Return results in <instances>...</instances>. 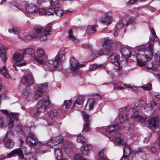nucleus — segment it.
Wrapping results in <instances>:
<instances>
[{
    "label": "nucleus",
    "instance_id": "nucleus-30",
    "mask_svg": "<svg viewBox=\"0 0 160 160\" xmlns=\"http://www.w3.org/2000/svg\"><path fill=\"white\" fill-rule=\"evenodd\" d=\"M112 17L108 16H106L102 19L101 22L102 23L104 24L105 25L108 26L110 25L111 21V20Z\"/></svg>",
    "mask_w": 160,
    "mask_h": 160
},
{
    "label": "nucleus",
    "instance_id": "nucleus-17",
    "mask_svg": "<svg viewBox=\"0 0 160 160\" xmlns=\"http://www.w3.org/2000/svg\"><path fill=\"white\" fill-rule=\"evenodd\" d=\"M37 140V137L33 132H30L28 136L26 138V142L27 144L31 147H33L35 142Z\"/></svg>",
    "mask_w": 160,
    "mask_h": 160
},
{
    "label": "nucleus",
    "instance_id": "nucleus-22",
    "mask_svg": "<svg viewBox=\"0 0 160 160\" xmlns=\"http://www.w3.org/2000/svg\"><path fill=\"white\" fill-rule=\"evenodd\" d=\"M91 149L92 146L91 145L87 144H83L80 148L81 152L82 154L86 155L88 153L90 150Z\"/></svg>",
    "mask_w": 160,
    "mask_h": 160
},
{
    "label": "nucleus",
    "instance_id": "nucleus-39",
    "mask_svg": "<svg viewBox=\"0 0 160 160\" xmlns=\"http://www.w3.org/2000/svg\"><path fill=\"white\" fill-rule=\"evenodd\" d=\"M106 52H108L105 50V49H104V50H99L98 52V54L97 53L96 54L95 53H94V56L95 57V58H96L100 56L107 54V53Z\"/></svg>",
    "mask_w": 160,
    "mask_h": 160
},
{
    "label": "nucleus",
    "instance_id": "nucleus-60",
    "mask_svg": "<svg viewBox=\"0 0 160 160\" xmlns=\"http://www.w3.org/2000/svg\"><path fill=\"white\" fill-rule=\"evenodd\" d=\"M123 88L122 87L119 86H114V88L116 90H120L123 89Z\"/></svg>",
    "mask_w": 160,
    "mask_h": 160
},
{
    "label": "nucleus",
    "instance_id": "nucleus-55",
    "mask_svg": "<svg viewBox=\"0 0 160 160\" xmlns=\"http://www.w3.org/2000/svg\"><path fill=\"white\" fill-rule=\"evenodd\" d=\"M3 118L0 117V127L3 128L4 126V123L2 120Z\"/></svg>",
    "mask_w": 160,
    "mask_h": 160
},
{
    "label": "nucleus",
    "instance_id": "nucleus-4",
    "mask_svg": "<svg viewBox=\"0 0 160 160\" xmlns=\"http://www.w3.org/2000/svg\"><path fill=\"white\" fill-rule=\"evenodd\" d=\"M110 140L114 142L116 144H121L123 146V152L124 154L130 153V147L127 145V142L120 133H117L115 136H113L110 138Z\"/></svg>",
    "mask_w": 160,
    "mask_h": 160
},
{
    "label": "nucleus",
    "instance_id": "nucleus-49",
    "mask_svg": "<svg viewBox=\"0 0 160 160\" xmlns=\"http://www.w3.org/2000/svg\"><path fill=\"white\" fill-rule=\"evenodd\" d=\"M152 97L156 101L160 100V94H154L152 95Z\"/></svg>",
    "mask_w": 160,
    "mask_h": 160
},
{
    "label": "nucleus",
    "instance_id": "nucleus-20",
    "mask_svg": "<svg viewBox=\"0 0 160 160\" xmlns=\"http://www.w3.org/2000/svg\"><path fill=\"white\" fill-rule=\"evenodd\" d=\"M16 155H18L21 159H25L23 151L20 148L13 150L8 154L7 157L8 158H10Z\"/></svg>",
    "mask_w": 160,
    "mask_h": 160
},
{
    "label": "nucleus",
    "instance_id": "nucleus-10",
    "mask_svg": "<svg viewBox=\"0 0 160 160\" xmlns=\"http://www.w3.org/2000/svg\"><path fill=\"white\" fill-rule=\"evenodd\" d=\"M22 83L25 85L31 86L35 84L33 77L31 72L24 76L21 79Z\"/></svg>",
    "mask_w": 160,
    "mask_h": 160
},
{
    "label": "nucleus",
    "instance_id": "nucleus-33",
    "mask_svg": "<svg viewBox=\"0 0 160 160\" xmlns=\"http://www.w3.org/2000/svg\"><path fill=\"white\" fill-rule=\"evenodd\" d=\"M160 67V65H157L153 64L152 63L150 62H148L147 65L146 66V68L148 70H155L158 68V67Z\"/></svg>",
    "mask_w": 160,
    "mask_h": 160
},
{
    "label": "nucleus",
    "instance_id": "nucleus-12",
    "mask_svg": "<svg viewBox=\"0 0 160 160\" xmlns=\"http://www.w3.org/2000/svg\"><path fill=\"white\" fill-rule=\"evenodd\" d=\"M83 118L85 122V124L83 125L82 131L85 132H89L90 131V120L89 118V115L86 112H82Z\"/></svg>",
    "mask_w": 160,
    "mask_h": 160
},
{
    "label": "nucleus",
    "instance_id": "nucleus-58",
    "mask_svg": "<svg viewBox=\"0 0 160 160\" xmlns=\"http://www.w3.org/2000/svg\"><path fill=\"white\" fill-rule=\"evenodd\" d=\"M137 0H129L128 2L127 3V4L130 5L131 4H133L137 1Z\"/></svg>",
    "mask_w": 160,
    "mask_h": 160
},
{
    "label": "nucleus",
    "instance_id": "nucleus-40",
    "mask_svg": "<svg viewBox=\"0 0 160 160\" xmlns=\"http://www.w3.org/2000/svg\"><path fill=\"white\" fill-rule=\"evenodd\" d=\"M50 5L53 8H57L59 5L58 0H52L50 2Z\"/></svg>",
    "mask_w": 160,
    "mask_h": 160
},
{
    "label": "nucleus",
    "instance_id": "nucleus-64",
    "mask_svg": "<svg viewBox=\"0 0 160 160\" xmlns=\"http://www.w3.org/2000/svg\"><path fill=\"white\" fill-rule=\"evenodd\" d=\"M16 7L19 10H22L23 9V8L20 5H16Z\"/></svg>",
    "mask_w": 160,
    "mask_h": 160
},
{
    "label": "nucleus",
    "instance_id": "nucleus-50",
    "mask_svg": "<svg viewBox=\"0 0 160 160\" xmlns=\"http://www.w3.org/2000/svg\"><path fill=\"white\" fill-rule=\"evenodd\" d=\"M35 144L33 145V147L36 146L37 147H39L42 146V143L38 140V138H37V140L35 142Z\"/></svg>",
    "mask_w": 160,
    "mask_h": 160
},
{
    "label": "nucleus",
    "instance_id": "nucleus-2",
    "mask_svg": "<svg viewBox=\"0 0 160 160\" xmlns=\"http://www.w3.org/2000/svg\"><path fill=\"white\" fill-rule=\"evenodd\" d=\"M52 33L51 24L49 23L44 28L40 26H36L31 34L28 35V39H34L38 38L41 41H44L47 39V36Z\"/></svg>",
    "mask_w": 160,
    "mask_h": 160
},
{
    "label": "nucleus",
    "instance_id": "nucleus-18",
    "mask_svg": "<svg viewBox=\"0 0 160 160\" xmlns=\"http://www.w3.org/2000/svg\"><path fill=\"white\" fill-rule=\"evenodd\" d=\"M63 138L62 136H58L53 137L51 139L48 145L51 147L56 146L57 144L61 143L63 140Z\"/></svg>",
    "mask_w": 160,
    "mask_h": 160
},
{
    "label": "nucleus",
    "instance_id": "nucleus-38",
    "mask_svg": "<svg viewBox=\"0 0 160 160\" xmlns=\"http://www.w3.org/2000/svg\"><path fill=\"white\" fill-rule=\"evenodd\" d=\"M68 35L67 37L69 39L75 41L77 40L76 37L73 35L72 30V29H70L68 32Z\"/></svg>",
    "mask_w": 160,
    "mask_h": 160
},
{
    "label": "nucleus",
    "instance_id": "nucleus-37",
    "mask_svg": "<svg viewBox=\"0 0 160 160\" xmlns=\"http://www.w3.org/2000/svg\"><path fill=\"white\" fill-rule=\"evenodd\" d=\"M77 140L78 142L81 143H83L86 142L87 140L81 134H80L78 135L77 137Z\"/></svg>",
    "mask_w": 160,
    "mask_h": 160
},
{
    "label": "nucleus",
    "instance_id": "nucleus-3",
    "mask_svg": "<svg viewBox=\"0 0 160 160\" xmlns=\"http://www.w3.org/2000/svg\"><path fill=\"white\" fill-rule=\"evenodd\" d=\"M141 103L142 104L138 107V104H135L132 109L130 111H127L126 114H121L119 116V119L121 123L125 122L128 120V118H133L136 121H142V117L141 116L138 115L137 112L141 109L142 107V103H146V102L143 100H141L138 103Z\"/></svg>",
    "mask_w": 160,
    "mask_h": 160
},
{
    "label": "nucleus",
    "instance_id": "nucleus-15",
    "mask_svg": "<svg viewBox=\"0 0 160 160\" xmlns=\"http://www.w3.org/2000/svg\"><path fill=\"white\" fill-rule=\"evenodd\" d=\"M23 56L18 53H15L13 55V60L16 62V64L18 66H22L26 65L23 60Z\"/></svg>",
    "mask_w": 160,
    "mask_h": 160
},
{
    "label": "nucleus",
    "instance_id": "nucleus-24",
    "mask_svg": "<svg viewBox=\"0 0 160 160\" xmlns=\"http://www.w3.org/2000/svg\"><path fill=\"white\" fill-rule=\"evenodd\" d=\"M31 91L29 86H27L23 89L22 91V97L23 98L26 99L28 98L31 94Z\"/></svg>",
    "mask_w": 160,
    "mask_h": 160
},
{
    "label": "nucleus",
    "instance_id": "nucleus-1",
    "mask_svg": "<svg viewBox=\"0 0 160 160\" xmlns=\"http://www.w3.org/2000/svg\"><path fill=\"white\" fill-rule=\"evenodd\" d=\"M154 43V40L152 38L148 41V45L147 48H141L139 49V51H144L145 54L144 55L139 53L137 54V62L139 66L140 67L144 66L148 59H151L152 57L153 54L152 50Z\"/></svg>",
    "mask_w": 160,
    "mask_h": 160
},
{
    "label": "nucleus",
    "instance_id": "nucleus-9",
    "mask_svg": "<svg viewBox=\"0 0 160 160\" xmlns=\"http://www.w3.org/2000/svg\"><path fill=\"white\" fill-rule=\"evenodd\" d=\"M13 135V133L12 131L9 130L4 137L3 140L5 142V146L7 148L11 149L13 146V142L11 139H9Z\"/></svg>",
    "mask_w": 160,
    "mask_h": 160
},
{
    "label": "nucleus",
    "instance_id": "nucleus-6",
    "mask_svg": "<svg viewBox=\"0 0 160 160\" xmlns=\"http://www.w3.org/2000/svg\"><path fill=\"white\" fill-rule=\"evenodd\" d=\"M65 56L64 54L57 55L54 60H49L48 61V65L51 68H58L64 60Z\"/></svg>",
    "mask_w": 160,
    "mask_h": 160
},
{
    "label": "nucleus",
    "instance_id": "nucleus-52",
    "mask_svg": "<svg viewBox=\"0 0 160 160\" xmlns=\"http://www.w3.org/2000/svg\"><path fill=\"white\" fill-rule=\"evenodd\" d=\"M8 31L10 33H13L14 34L17 35L18 34L17 31L13 28L9 29Z\"/></svg>",
    "mask_w": 160,
    "mask_h": 160
},
{
    "label": "nucleus",
    "instance_id": "nucleus-8",
    "mask_svg": "<svg viewBox=\"0 0 160 160\" xmlns=\"http://www.w3.org/2000/svg\"><path fill=\"white\" fill-rule=\"evenodd\" d=\"M50 103V102L49 100L45 101L44 100H41L39 101L37 105L38 111L36 113L34 114V117L36 118L38 116L39 113L44 112Z\"/></svg>",
    "mask_w": 160,
    "mask_h": 160
},
{
    "label": "nucleus",
    "instance_id": "nucleus-35",
    "mask_svg": "<svg viewBox=\"0 0 160 160\" xmlns=\"http://www.w3.org/2000/svg\"><path fill=\"white\" fill-rule=\"evenodd\" d=\"M54 13L56 15L61 17L63 15L64 12L60 8L57 7L54 8Z\"/></svg>",
    "mask_w": 160,
    "mask_h": 160
},
{
    "label": "nucleus",
    "instance_id": "nucleus-25",
    "mask_svg": "<svg viewBox=\"0 0 160 160\" xmlns=\"http://www.w3.org/2000/svg\"><path fill=\"white\" fill-rule=\"evenodd\" d=\"M73 146V145L72 142H66L63 145L64 150L67 153H69L70 151L72 148Z\"/></svg>",
    "mask_w": 160,
    "mask_h": 160
},
{
    "label": "nucleus",
    "instance_id": "nucleus-14",
    "mask_svg": "<svg viewBox=\"0 0 160 160\" xmlns=\"http://www.w3.org/2000/svg\"><path fill=\"white\" fill-rule=\"evenodd\" d=\"M47 83H43L38 85L37 89L34 94L35 98H38L41 97L43 95L47 88Z\"/></svg>",
    "mask_w": 160,
    "mask_h": 160
},
{
    "label": "nucleus",
    "instance_id": "nucleus-46",
    "mask_svg": "<svg viewBox=\"0 0 160 160\" xmlns=\"http://www.w3.org/2000/svg\"><path fill=\"white\" fill-rule=\"evenodd\" d=\"M54 8H49L46 9V15H50L53 14L54 13Z\"/></svg>",
    "mask_w": 160,
    "mask_h": 160
},
{
    "label": "nucleus",
    "instance_id": "nucleus-51",
    "mask_svg": "<svg viewBox=\"0 0 160 160\" xmlns=\"http://www.w3.org/2000/svg\"><path fill=\"white\" fill-rule=\"evenodd\" d=\"M73 160H86L85 159L82 158L81 155H76Z\"/></svg>",
    "mask_w": 160,
    "mask_h": 160
},
{
    "label": "nucleus",
    "instance_id": "nucleus-43",
    "mask_svg": "<svg viewBox=\"0 0 160 160\" xmlns=\"http://www.w3.org/2000/svg\"><path fill=\"white\" fill-rule=\"evenodd\" d=\"M33 58L38 64L43 65L45 64V60L40 59L36 56H33Z\"/></svg>",
    "mask_w": 160,
    "mask_h": 160
},
{
    "label": "nucleus",
    "instance_id": "nucleus-27",
    "mask_svg": "<svg viewBox=\"0 0 160 160\" xmlns=\"http://www.w3.org/2000/svg\"><path fill=\"white\" fill-rule=\"evenodd\" d=\"M112 44L111 41L109 39H107L105 40L104 43L103 45V47L107 52H108L110 50V48Z\"/></svg>",
    "mask_w": 160,
    "mask_h": 160
},
{
    "label": "nucleus",
    "instance_id": "nucleus-59",
    "mask_svg": "<svg viewBox=\"0 0 160 160\" xmlns=\"http://www.w3.org/2000/svg\"><path fill=\"white\" fill-rule=\"evenodd\" d=\"M150 150L153 153L156 154L157 153V151L156 150V148L154 147H152L150 149Z\"/></svg>",
    "mask_w": 160,
    "mask_h": 160
},
{
    "label": "nucleus",
    "instance_id": "nucleus-54",
    "mask_svg": "<svg viewBox=\"0 0 160 160\" xmlns=\"http://www.w3.org/2000/svg\"><path fill=\"white\" fill-rule=\"evenodd\" d=\"M98 26L97 25H92L90 26L91 28L92 31L94 32H95L96 30V28H97Z\"/></svg>",
    "mask_w": 160,
    "mask_h": 160
},
{
    "label": "nucleus",
    "instance_id": "nucleus-28",
    "mask_svg": "<svg viewBox=\"0 0 160 160\" xmlns=\"http://www.w3.org/2000/svg\"><path fill=\"white\" fill-rule=\"evenodd\" d=\"M121 54L122 56L129 57L131 56L130 51L128 48L125 47L122 48L121 51Z\"/></svg>",
    "mask_w": 160,
    "mask_h": 160
},
{
    "label": "nucleus",
    "instance_id": "nucleus-41",
    "mask_svg": "<svg viewBox=\"0 0 160 160\" xmlns=\"http://www.w3.org/2000/svg\"><path fill=\"white\" fill-rule=\"evenodd\" d=\"M35 52L34 50L31 48H28L22 52L23 54L32 55Z\"/></svg>",
    "mask_w": 160,
    "mask_h": 160
},
{
    "label": "nucleus",
    "instance_id": "nucleus-13",
    "mask_svg": "<svg viewBox=\"0 0 160 160\" xmlns=\"http://www.w3.org/2000/svg\"><path fill=\"white\" fill-rule=\"evenodd\" d=\"M159 118L157 116L151 118L148 122V127L152 130H155L158 125Z\"/></svg>",
    "mask_w": 160,
    "mask_h": 160
},
{
    "label": "nucleus",
    "instance_id": "nucleus-63",
    "mask_svg": "<svg viewBox=\"0 0 160 160\" xmlns=\"http://www.w3.org/2000/svg\"><path fill=\"white\" fill-rule=\"evenodd\" d=\"M123 86L124 87H125L126 88H132L133 89H134L133 88V87H132L130 86L129 85H128V84H124Z\"/></svg>",
    "mask_w": 160,
    "mask_h": 160
},
{
    "label": "nucleus",
    "instance_id": "nucleus-53",
    "mask_svg": "<svg viewBox=\"0 0 160 160\" xmlns=\"http://www.w3.org/2000/svg\"><path fill=\"white\" fill-rule=\"evenodd\" d=\"M150 31L151 33V34H152L153 36L155 38H157V36L156 35L155 32V30L153 28H150Z\"/></svg>",
    "mask_w": 160,
    "mask_h": 160
},
{
    "label": "nucleus",
    "instance_id": "nucleus-57",
    "mask_svg": "<svg viewBox=\"0 0 160 160\" xmlns=\"http://www.w3.org/2000/svg\"><path fill=\"white\" fill-rule=\"evenodd\" d=\"M135 18L132 17L131 18H130L129 20L128 21L127 23V26L130 23H131L135 19Z\"/></svg>",
    "mask_w": 160,
    "mask_h": 160
},
{
    "label": "nucleus",
    "instance_id": "nucleus-36",
    "mask_svg": "<svg viewBox=\"0 0 160 160\" xmlns=\"http://www.w3.org/2000/svg\"><path fill=\"white\" fill-rule=\"evenodd\" d=\"M37 53L38 55V56L40 58H42L43 57H46L44 50L41 48L38 49L37 50Z\"/></svg>",
    "mask_w": 160,
    "mask_h": 160
},
{
    "label": "nucleus",
    "instance_id": "nucleus-47",
    "mask_svg": "<svg viewBox=\"0 0 160 160\" xmlns=\"http://www.w3.org/2000/svg\"><path fill=\"white\" fill-rule=\"evenodd\" d=\"M71 103V101L70 100H65L64 101V105L65 106V108L68 109L70 106Z\"/></svg>",
    "mask_w": 160,
    "mask_h": 160
},
{
    "label": "nucleus",
    "instance_id": "nucleus-26",
    "mask_svg": "<svg viewBox=\"0 0 160 160\" xmlns=\"http://www.w3.org/2000/svg\"><path fill=\"white\" fill-rule=\"evenodd\" d=\"M95 103L94 101L92 98H90L87 101L85 106V109L87 110L92 109Z\"/></svg>",
    "mask_w": 160,
    "mask_h": 160
},
{
    "label": "nucleus",
    "instance_id": "nucleus-7",
    "mask_svg": "<svg viewBox=\"0 0 160 160\" xmlns=\"http://www.w3.org/2000/svg\"><path fill=\"white\" fill-rule=\"evenodd\" d=\"M120 128V127L117 125H114L112 126H110L107 127L106 128H105L103 127L99 128V131L102 133L104 132L105 131L109 132L111 135H110L108 137L109 139L113 136H115L117 134V131Z\"/></svg>",
    "mask_w": 160,
    "mask_h": 160
},
{
    "label": "nucleus",
    "instance_id": "nucleus-56",
    "mask_svg": "<svg viewBox=\"0 0 160 160\" xmlns=\"http://www.w3.org/2000/svg\"><path fill=\"white\" fill-rule=\"evenodd\" d=\"M155 57L156 58L157 60L160 62V52H157L155 55Z\"/></svg>",
    "mask_w": 160,
    "mask_h": 160
},
{
    "label": "nucleus",
    "instance_id": "nucleus-32",
    "mask_svg": "<svg viewBox=\"0 0 160 160\" xmlns=\"http://www.w3.org/2000/svg\"><path fill=\"white\" fill-rule=\"evenodd\" d=\"M57 115V112L56 110H53L50 111L48 113L49 119L48 121H50L52 120L53 118Z\"/></svg>",
    "mask_w": 160,
    "mask_h": 160
},
{
    "label": "nucleus",
    "instance_id": "nucleus-62",
    "mask_svg": "<svg viewBox=\"0 0 160 160\" xmlns=\"http://www.w3.org/2000/svg\"><path fill=\"white\" fill-rule=\"evenodd\" d=\"M128 156L127 155L123 156L121 159L120 160H128Z\"/></svg>",
    "mask_w": 160,
    "mask_h": 160
},
{
    "label": "nucleus",
    "instance_id": "nucleus-16",
    "mask_svg": "<svg viewBox=\"0 0 160 160\" xmlns=\"http://www.w3.org/2000/svg\"><path fill=\"white\" fill-rule=\"evenodd\" d=\"M70 64L71 69L74 72H76L81 67H83V64H80L77 61L73 58L70 59Z\"/></svg>",
    "mask_w": 160,
    "mask_h": 160
},
{
    "label": "nucleus",
    "instance_id": "nucleus-11",
    "mask_svg": "<svg viewBox=\"0 0 160 160\" xmlns=\"http://www.w3.org/2000/svg\"><path fill=\"white\" fill-rule=\"evenodd\" d=\"M19 114L18 113H12L10 112V115L8 117V120L7 123L8 127V129L11 130L13 126V122H14L13 119L18 120L19 117Z\"/></svg>",
    "mask_w": 160,
    "mask_h": 160
},
{
    "label": "nucleus",
    "instance_id": "nucleus-44",
    "mask_svg": "<svg viewBox=\"0 0 160 160\" xmlns=\"http://www.w3.org/2000/svg\"><path fill=\"white\" fill-rule=\"evenodd\" d=\"M141 88L146 90H150L152 89V85L151 83H149L146 85L141 86Z\"/></svg>",
    "mask_w": 160,
    "mask_h": 160
},
{
    "label": "nucleus",
    "instance_id": "nucleus-61",
    "mask_svg": "<svg viewBox=\"0 0 160 160\" xmlns=\"http://www.w3.org/2000/svg\"><path fill=\"white\" fill-rule=\"evenodd\" d=\"M1 111L5 114L7 115H9V116L10 115V112H8L6 110H2Z\"/></svg>",
    "mask_w": 160,
    "mask_h": 160
},
{
    "label": "nucleus",
    "instance_id": "nucleus-45",
    "mask_svg": "<svg viewBox=\"0 0 160 160\" xmlns=\"http://www.w3.org/2000/svg\"><path fill=\"white\" fill-rule=\"evenodd\" d=\"M40 15H46V10L43 8H40L36 10V12Z\"/></svg>",
    "mask_w": 160,
    "mask_h": 160
},
{
    "label": "nucleus",
    "instance_id": "nucleus-31",
    "mask_svg": "<svg viewBox=\"0 0 160 160\" xmlns=\"http://www.w3.org/2000/svg\"><path fill=\"white\" fill-rule=\"evenodd\" d=\"M104 150L100 151L99 153V156L97 160H110L105 155Z\"/></svg>",
    "mask_w": 160,
    "mask_h": 160
},
{
    "label": "nucleus",
    "instance_id": "nucleus-48",
    "mask_svg": "<svg viewBox=\"0 0 160 160\" xmlns=\"http://www.w3.org/2000/svg\"><path fill=\"white\" fill-rule=\"evenodd\" d=\"M124 23L122 21H121L119 23L116 24V27L118 30H120L123 27Z\"/></svg>",
    "mask_w": 160,
    "mask_h": 160
},
{
    "label": "nucleus",
    "instance_id": "nucleus-34",
    "mask_svg": "<svg viewBox=\"0 0 160 160\" xmlns=\"http://www.w3.org/2000/svg\"><path fill=\"white\" fill-rule=\"evenodd\" d=\"M90 67L91 70H94L100 68H103L104 69H106V68L105 65L103 64H95L91 65L90 66Z\"/></svg>",
    "mask_w": 160,
    "mask_h": 160
},
{
    "label": "nucleus",
    "instance_id": "nucleus-42",
    "mask_svg": "<svg viewBox=\"0 0 160 160\" xmlns=\"http://www.w3.org/2000/svg\"><path fill=\"white\" fill-rule=\"evenodd\" d=\"M83 101L84 99L83 96H79L76 99L75 103L79 105H81L82 104Z\"/></svg>",
    "mask_w": 160,
    "mask_h": 160
},
{
    "label": "nucleus",
    "instance_id": "nucleus-23",
    "mask_svg": "<svg viewBox=\"0 0 160 160\" xmlns=\"http://www.w3.org/2000/svg\"><path fill=\"white\" fill-rule=\"evenodd\" d=\"M141 100H140V101H139L138 102H137V103H136L135 104H138V107H139V106H140L142 104L140 103H138ZM143 101H145L146 102V103H142V108H141V109L143 107V105H146L145 106V107H144V108H147V105H149L150 107L151 108H153L154 107H156V106H157V103L155 102L154 101H153V100H151V101H150L149 102H148V104H147V102L146 101H144V100H143Z\"/></svg>",
    "mask_w": 160,
    "mask_h": 160
},
{
    "label": "nucleus",
    "instance_id": "nucleus-29",
    "mask_svg": "<svg viewBox=\"0 0 160 160\" xmlns=\"http://www.w3.org/2000/svg\"><path fill=\"white\" fill-rule=\"evenodd\" d=\"M0 70L1 73L5 77L7 78H9L10 77V75L5 66H4L1 68Z\"/></svg>",
    "mask_w": 160,
    "mask_h": 160
},
{
    "label": "nucleus",
    "instance_id": "nucleus-19",
    "mask_svg": "<svg viewBox=\"0 0 160 160\" xmlns=\"http://www.w3.org/2000/svg\"><path fill=\"white\" fill-rule=\"evenodd\" d=\"M36 12V7L32 4L28 5L25 8V14L28 17H32L34 13Z\"/></svg>",
    "mask_w": 160,
    "mask_h": 160
},
{
    "label": "nucleus",
    "instance_id": "nucleus-21",
    "mask_svg": "<svg viewBox=\"0 0 160 160\" xmlns=\"http://www.w3.org/2000/svg\"><path fill=\"white\" fill-rule=\"evenodd\" d=\"M61 148V146H58V148H57L55 147L54 148V153L55 155V157L57 160H64L62 157V154L61 151L60 150V148Z\"/></svg>",
    "mask_w": 160,
    "mask_h": 160
},
{
    "label": "nucleus",
    "instance_id": "nucleus-5",
    "mask_svg": "<svg viewBox=\"0 0 160 160\" xmlns=\"http://www.w3.org/2000/svg\"><path fill=\"white\" fill-rule=\"evenodd\" d=\"M119 56L118 54L117 53H112L108 58V61L111 62L113 63L115 66V68L117 70H119L122 67V63L126 62L127 63V59H125V61L123 60L121 62H119Z\"/></svg>",
    "mask_w": 160,
    "mask_h": 160
}]
</instances>
